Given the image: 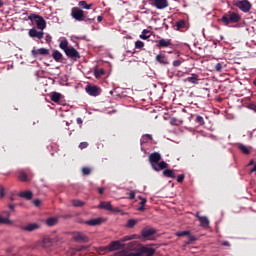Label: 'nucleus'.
I'll return each mask as SVG.
<instances>
[{
  "label": "nucleus",
  "mask_w": 256,
  "mask_h": 256,
  "mask_svg": "<svg viewBox=\"0 0 256 256\" xmlns=\"http://www.w3.org/2000/svg\"><path fill=\"white\" fill-rule=\"evenodd\" d=\"M59 47L60 49H62V51H64L68 59H71L72 61H77L78 59H81V54L79 53V51H77V49H75V47L69 46V40H67V38H63L60 41Z\"/></svg>",
  "instance_id": "nucleus-1"
},
{
  "label": "nucleus",
  "mask_w": 256,
  "mask_h": 256,
  "mask_svg": "<svg viewBox=\"0 0 256 256\" xmlns=\"http://www.w3.org/2000/svg\"><path fill=\"white\" fill-rule=\"evenodd\" d=\"M148 161L153 169V171L159 172L163 169H167L169 164L165 161H161V153L153 152L149 155Z\"/></svg>",
  "instance_id": "nucleus-2"
},
{
  "label": "nucleus",
  "mask_w": 256,
  "mask_h": 256,
  "mask_svg": "<svg viewBox=\"0 0 256 256\" xmlns=\"http://www.w3.org/2000/svg\"><path fill=\"white\" fill-rule=\"evenodd\" d=\"M241 21V16L237 12H231L229 11L228 13L224 14L221 18V22L229 26L233 23H239Z\"/></svg>",
  "instance_id": "nucleus-3"
},
{
  "label": "nucleus",
  "mask_w": 256,
  "mask_h": 256,
  "mask_svg": "<svg viewBox=\"0 0 256 256\" xmlns=\"http://www.w3.org/2000/svg\"><path fill=\"white\" fill-rule=\"evenodd\" d=\"M71 17L76 21H85L86 23H93V21H95V18L85 19V12L81 10L79 7H73L71 9Z\"/></svg>",
  "instance_id": "nucleus-4"
},
{
  "label": "nucleus",
  "mask_w": 256,
  "mask_h": 256,
  "mask_svg": "<svg viewBox=\"0 0 256 256\" xmlns=\"http://www.w3.org/2000/svg\"><path fill=\"white\" fill-rule=\"evenodd\" d=\"M240 11H243V13H249L251 11V2L249 0H240L237 1L235 4Z\"/></svg>",
  "instance_id": "nucleus-5"
},
{
  "label": "nucleus",
  "mask_w": 256,
  "mask_h": 256,
  "mask_svg": "<svg viewBox=\"0 0 256 256\" xmlns=\"http://www.w3.org/2000/svg\"><path fill=\"white\" fill-rule=\"evenodd\" d=\"M32 21H34L35 25L41 31H43V29H45L47 27V22L45 21V19L42 16L33 15L32 16Z\"/></svg>",
  "instance_id": "nucleus-6"
},
{
  "label": "nucleus",
  "mask_w": 256,
  "mask_h": 256,
  "mask_svg": "<svg viewBox=\"0 0 256 256\" xmlns=\"http://www.w3.org/2000/svg\"><path fill=\"white\" fill-rule=\"evenodd\" d=\"M155 248L149 247V246H142L138 249L137 254L140 256H153L155 255Z\"/></svg>",
  "instance_id": "nucleus-7"
},
{
  "label": "nucleus",
  "mask_w": 256,
  "mask_h": 256,
  "mask_svg": "<svg viewBox=\"0 0 256 256\" xmlns=\"http://www.w3.org/2000/svg\"><path fill=\"white\" fill-rule=\"evenodd\" d=\"M150 4L152 7L160 10L167 9V7H169V1L167 0H150Z\"/></svg>",
  "instance_id": "nucleus-8"
},
{
  "label": "nucleus",
  "mask_w": 256,
  "mask_h": 256,
  "mask_svg": "<svg viewBox=\"0 0 256 256\" xmlns=\"http://www.w3.org/2000/svg\"><path fill=\"white\" fill-rule=\"evenodd\" d=\"M73 239L76 243H89V237H87L83 232H74Z\"/></svg>",
  "instance_id": "nucleus-9"
},
{
  "label": "nucleus",
  "mask_w": 256,
  "mask_h": 256,
  "mask_svg": "<svg viewBox=\"0 0 256 256\" xmlns=\"http://www.w3.org/2000/svg\"><path fill=\"white\" fill-rule=\"evenodd\" d=\"M86 93L90 95L91 97H97L99 95L100 89L97 85H87L85 88Z\"/></svg>",
  "instance_id": "nucleus-10"
},
{
  "label": "nucleus",
  "mask_w": 256,
  "mask_h": 256,
  "mask_svg": "<svg viewBox=\"0 0 256 256\" xmlns=\"http://www.w3.org/2000/svg\"><path fill=\"white\" fill-rule=\"evenodd\" d=\"M31 55L34 58L39 57V55H49V49H47V48H39V49L33 48L32 51H31Z\"/></svg>",
  "instance_id": "nucleus-11"
},
{
  "label": "nucleus",
  "mask_w": 256,
  "mask_h": 256,
  "mask_svg": "<svg viewBox=\"0 0 256 256\" xmlns=\"http://www.w3.org/2000/svg\"><path fill=\"white\" fill-rule=\"evenodd\" d=\"M128 250H123L117 254V256H141V254L133 253L130 251H137L139 248H127Z\"/></svg>",
  "instance_id": "nucleus-12"
},
{
  "label": "nucleus",
  "mask_w": 256,
  "mask_h": 256,
  "mask_svg": "<svg viewBox=\"0 0 256 256\" xmlns=\"http://www.w3.org/2000/svg\"><path fill=\"white\" fill-rule=\"evenodd\" d=\"M39 227L40 226L37 223H30V224H28L26 226H21L20 229L22 231H28V233H31L33 231H37V229H39Z\"/></svg>",
  "instance_id": "nucleus-13"
},
{
  "label": "nucleus",
  "mask_w": 256,
  "mask_h": 256,
  "mask_svg": "<svg viewBox=\"0 0 256 256\" xmlns=\"http://www.w3.org/2000/svg\"><path fill=\"white\" fill-rule=\"evenodd\" d=\"M28 35L32 38H36V39H43L44 37V33L43 31H37V29L32 28L29 30Z\"/></svg>",
  "instance_id": "nucleus-14"
},
{
  "label": "nucleus",
  "mask_w": 256,
  "mask_h": 256,
  "mask_svg": "<svg viewBox=\"0 0 256 256\" xmlns=\"http://www.w3.org/2000/svg\"><path fill=\"white\" fill-rule=\"evenodd\" d=\"M155 233H157V231L153 228H144L142 230V237L144 239H149L150 237H153V235H155Z\"/></svg>",
  "instance_id": "nucleus-15"
},
{
  "label": "nucleus",
  "mask_w": 256,
  "mask_h": 256,
  "mask_svg": "<svg viewBox=\"0 0 256 256\" xmlns=\"http://www.w3.org/2000/svg\"><path fill=\"white\" fill-rule=\"evenodd\" d=\"M184 83H191L192 85H199V75L193 73L190 77L184 79Z\"/></svg>",
  "instance_id": "nucleus-16"
},
{
  "label": "nucleus",
  "mask_w": 256,
  "mask_h": 256,
  "mask_svg": "<svg viewBox=\"0 0 256 256\" xmlns=\"http://www.w3.org/2000/svg\"><path fill=\"white\" fill-rule=\"evenodd\" d=\"M157 47L159 49H165L167 47H171V40L162 38L158 41Z\"/></svg>",
  "instance_id": "nucleus-17"
},
{
  "label": "nucleus",
  "mask_w": 256,
  "mask_h": 256,
  "mask_svg": "<svg viewBox=\"0 0 256 256\" xmlns=\"http://www.w3.org/2000/svg\"><path fill=\"white\" fill-rule=\"evenodd\" d=\"M101 223H103V218H94L85 222V224L90 227H97V225H101Z\"/></svg>",
  "instance_id": "nucleus-18"
},
{
  "label": "nucleus",
  "mask_w": 256,
  "mask_h": 256,
  "mask_svg": "<svg viewBox=\"0 0 256 256\" xmlns=\"http://www.w3.org/2000/svg\"><path fill=\"white\" fill-rule=\"evenodd\" d=\"M108 251H119L121 249V242L120 241H112L108 248H106Z\"/></svg>",
  "instance_id": "nucleus-19"
},
{
  "label": "nucleus",
  "mask_w": 256,
  "mask_h": 256,
  "mask_svg": "<svg viewBox=\"0 0 256 256\" xmlns=\"http://www.w3.org/2000/svg\"><path fill=\"white\" fill-rule=\"evenodd\" d=\"M157 63H160V65H169V59H167V56L165 54H158L156 56Z\"/></svg>",
  "instance_id": "nucleus-20"
},
{
  "label": "nucleus",
  "mask_w": 256,
  "mask_h": 256,
  "mask_svg": "<svg viewBox=\"0 0 256 256\" xmlns=\"http://www.w3.org/2000/svg\"><path fill=\"white\" fill-rule=\"evenodd\" d=\"M18 179L19 181H22V183H27L29 181V175H27V172L24 170L18 171Z\"/></svg>",
  "instance_id": "nucleus-21"
},
{
  "label": "nucleus",
  "mask_w": 256,
  "mask_h": 256,
  "mask_svg": "<svg viewBox=\"0 0 256 256\" xmlns=\"http://www.w3.org/2000/svg\"><path fill=\"white\" fill-rule=\"evenodd\" d=\"M52 57L56 63H61L63 61V54L59 52V50H53Z\"/></svg>",
  "instance_id": "nucleus-22"
},
{
  "label": "nucleus",
  "mask_w": 256,
  "mask_h": 256,
  "mask_svg": "<svg viewBox=\"0 0 256 256\" xmlns=\"http://www.w3.org/2000/svg\"><path fill=\"white\" fill-rule=\"evenodd\" d=\"M200 221L201 227H204V229H207L209 227V219L205 216H199V214L196 215Z\"/></svg>",
  "instance_id": "nucleus-23"
},
{
  "label": "nucleus",
  "mask_w": 256,
  "mask_h": 256,
  "mask_svg": "<svg viewBox=\"0 0 256 256\" xmlns=\"http://www.w3.org/2000/svg\"><path fill=\"white\" fill-rule=\"evenodd\" d=\"M19 197H21L22 199H27V201H31V199H33V192L31 191L20 192Z\"/></svg>",
  "instance_id": "nucleus-24"
},
{
  "label": "nucleus",
  "mask_w": 256,
  "mask_h": 256,
  "mask_svg": "<svg viewBox=\"0 0 256 256\" xmlns=\"http://www.w3.org/2000/svg\"><path fill=\"white\" fill-rule=\"evenodd\" d=\"M99 209H105L106 211H113L111 202H100Z\"/></svg>",
  "instance_id": "nucleus-25"
},
{
  "label": "nucleus",
  "mask_w": 256,
  "mask_h": 256,
  "mask_svg": "<svg viewBox=\"0 0 256 256\" xmlns=\"http://www.w3.org/2000/svg\"><path fill=\"white\" fill-rule=\"evenodd\" d=\"M238 149L244 154V155H250L251 154V150H249V148L247 146H245L244 144H237Z\"/></svg>",
  "instance_id": "nucleus-26"
},
{
  "label": "nucleus",
  "mask_w": 256,
  "mask_h": 256,
  "mask_svg": "<svg viewBox=\"0 0 256 256\" xmlns=\"http://www.w3.org/2000/svg\"><path fill=\"white\" fill-rule=\"evenodd\" d=\"M163 175L164 177H168V179H175V171L172 169H165Z\"/></svg>",
  "instance_id": "nucleus-27"
},
{
  "label": "nucleus",
  "mask_w": 256,
  "mask_h": 256,
  "mask_svg": "<svg viewBox=\"0 0 256 256\" xmlns=\"http://www.w3.org/2000/svg\"><path fill=\"white\" fill-rule=\"evenodd\" d=\"M57 223H59V219H57L55 217L46 219V225L48 227H54V225H57Z\"/></svg>",
  "instance_id": "nucleus-28"
},
{
  "label": "nucleus",
  "mask_w": 256,
  "mask_h": 256,
  "mask_svg": "<svg viewBox=\"0 0 256 256\" xmlns=\"http://www.w3.org/2000/svg\"><path fill=\"white\" fill-rule=\"evenodd\" d=\"M186 27H187V21L182 19L176 22L177 31H181V29H185Z\"/></svg>",
  "instance_id": "nucleus-29"
},
{
  "label": "nucleus",
  "mask_w": 256,
  "mask_h": 256,
  "mask_svg": "<svg viewBox=\"0 0 256 256\" xmlns=\"http://www.w3.org/2000/svg\"><path fill=\"white\" fill-rule=\"evenodd\" d=\"M51 101H53L54 103H59V101H61V93L59 92H53L51 97H50Z\"/></svg>",
  "instance_id": "nucleus-30"
},
{
  "label": "nucleus",
  "mask_w": 256,
  "mask_h": 256,
  "mask_svg": "<svg viewBox=\"0 0 256 256\" xmlns=\"http://www.w3.org/2000/svg\"><path fill=\"white\" fill-rule=\"evenodd\" d=\"M78 5L81 9H91V7H93V4H87V1L85 0L80 1Z\"/></svg>",
  "instance_id": "nucleus-31"
},
{
  "label": "nucleus",
  "mask_w": 256,
  "mask_h": 256,
  "mask_svg": "<svg viewBox=\"0 0 256 256\" xmlns=\"http://www.w3.org/2000/svg\"><path fill=\"white\" fill-rule=\"evenodd\" d=\"M151 37V31L144 29L140 35V39H149Z\"/></svg>",
  "instance_id": "nucleus-32"
},
{
  "label": "nucleus",
  "mask_w": 256,
  "mask_h": 256,
  "mask_svg": "<svg viewBox=\"0 0 256 256\" xmlns=\"http://www.w3.org/2000/svg\"><path fill=\"white\" fill-rule=\"evenodd\" d=\"M136 225H137V220H135V219H129V220L127 221L126 227H127L128 229H133V227H135Z\"/></svg>",
  "instance_id": "nucleus-33"
},
{
  "label": "nucleus",
  "mask_w": 256,
  "mask_h": 256,
  "mask_svg": "<svg viewBox=\"0 0 256 256\" xmlns=\"http://www.w3.org/2000/svg\"><path fill=\"white\" fill-rule=\"evenodd\" d=\"M12 221L9 218H3L0 215V225H12Z\"/></svg>",
  "instance_id": "nucleus-34"
},
{
  "label": "nucleus",
  "mask_w": 256,
  "mask_h": 256,
  "mask_svg": "<svg viewBox=\"0 0 256 256\" xmlns=\"http://www.w3.org/2000/svg\"><path fill=\"white\" fill-rule=\"evenodd\" d=\"M71 203L73 207H83V205H85V202L81 200H72Z\"/></svg>",
  "instance_id": "nucleus-35"
},
{
  "label": "nucleus",
  "mask_w": 256,
  "mask_h": 256,
  "mask_svg": "<svg viewBox=\"0 0 256 256\" xmlns=\"http://www.w3.org/2000/svg\"><path fill=\"white\" fill-rule=\"evenodd\" d=\"M223 67H225L223 65V63H217L215 66H214V69L217 73H221V71H223Z\"/></svg>",
  "instance_id": "nucleus-36"
},
{
  "label": "nucleus",
  "mask_w": 256,
  "mask_h": 256,
  "mask_svg": "<svg viewBox=\"0 0 256 256\" xmlns=\"http://www.w3.org/2000/svg\"><path fill=\"white\" fill-rule=\"evenodd\" d=\"M195 122L199 125H205V119H203V117L199 115L196 116Z\"/></svg>",
  "instance_id": "nucleus-37"
},
{
  "label": "nucleus",
  "mask_w": 256,
  "mask_h": 256,
  "mask_svg": "<svg viewBox=\"0 0 256 256\" xmlns=\"http://www.w3.org/2000/svg\"><path fill=\"white\" fill-rule=\"evenodd\" d=\"M187 235H191V232L188 230L176 233V237H185Z\"/></svg>",
  "instance_id": "nucleus-38"
},
{
  "label": "nucleus",
  "mask_w": 256,
  "mask_h": 256,
  "mask_svg": "<svg viewBox=\"0 0 256 256\" xmlns=\"http://www.w3.org/2000/svg\"><path fill=\"white\" fill-rule=\"evenodd\" d=\"M94 75H95L96 79H99V77H101V75H105V70H103V69L95 70Z\"/></svg>",
  "instance_id": "nucleus-39"
},
{
  "label": "nucleus",
  "mask_w": 256,
  "mask_h": 256,
  "mask_svg": "<svg viewBox=\"0 0 256 256\" xmlns=\"http://www.w3.org/2000/svg\"><path fill=\"white\" fill-rule=\"evenodd\" d=\"M135 47L136 49H143V47H145V44L143 43V41L138 40L135 42Z\"/></svg>",
  "instance_id": "nucleus-40"
},
{
  "label": "nucleus",
  "mask_w": 256,
  "mask_h": 256,
  "mask_svg": "<svg viewBox=\"0 0 256 256\" xmlns=\"http://www.w3.org/2000/svg\"><path fill=\"white\" fill-rule=\"evenodd\" d=\"M132 239H137V235H130V236H125L122 241H132Z\"/></svg>",
  "instance_id": "nucleus-41"
},
{
  "label": "nucleus",
  "mask_w": 256,
  "mask_h": 256,
  "mask_svg": "<svg viewBox=\"0 0 256 256\" xmlns=\"http://www.w3.org/2000/svg\"><path fill=\"white\" fill-rule=\"evenodd\" d=\"M82 173L83 175H91V168L89 167L82 168Z\"/></svg>",
  "instance_id": "nucleus-42"
},
{
  "label": "nucleus",
  "mask_w": 256,
  "mask_h": 256,
  "mask_svg": "<svg viewBox=\"0 0 256 256\" xmlns=\"http://www.w3.org/2000/svg\"><path fill=\"white\" fill-rule=\"evenodd\" d=\"M183 181H185V174H179L177 176V182L178 183H183Z\"/></svg>",
  "instance_id": "nucleus-43"
},
{
  "label": "nucleus",
  "mask_w": 256,
  "mask_h": 256,
  "mask_svg": "<svg viewBox=\"0 0 256 256\" xmlns=\"http://www.w3.org/2000/svg\"><path fill=\"white\" fill-rule=\"evenodd\" d=\"M248 109H252V111L256 112V103L255 102H250L248 104Z\"/></svg>",
  "instance_id": "nucleus-44"
},
{
  "label": "nucleus",
  "mask_w": 256,
  "mask_h": 256,
  "mask_svg": "<svg viewBox=\"0 0 256 256\" xmlns=\"http://www.w3.org/2000/svg\"><path fill=\"white\" fill-rule=\"evenodd\" d=\"M87 147H89V143L87 142H81L79 144V149H87Z\"/></svg>",
  "instance_id": "nucleus-45"
},
{
  "label": "nucleus",
  "mask_w": 256,
  "mask_h": 256,
  "mask_svg": "<svg viewBox=\"0 0 256 256\" xmlns=\"http://www.w3.org/2000/svg\"><path fill=\"white\" fill-rule=\"evenodd\" d=\"M181 60H174L173 61V67H181Z\"/></svg>",
  "instance_id": "nucleus-46"
},
{
  "label": "nucleus",
  "mask_w": 256,
  "mask_h": 256,
  "mask_svg": "<svg viewBox=\"0 0 256 256\" xmlns=\"http://www.w3.org/2000/svg\"><path fill=\"white\" fill-rule=\"evenodd\" d=\"M0 197H5V188H3V186H0Z\"/></svg>",
  "instance_id": "nucleus-47"
},
{
  "label": "nucleus",
  "mask_w": 256,
  "mask_h": 256,
  "mask_svg": "<svg viewBox=\"0 0 256 256\" xmlns=\"http://www.w3.org/2000/svg\"><path fill=\"white\" fill-rule=\"evenodd\" d=\"M143 139H149L150 141H153V136L151 134H145L143 135Z\"/></svg>",
  "instance_id": "nucleus-48"
},
{
  "label": "nucleus",
  "mask_w": 256,
  "mask_h": 256,
  "mask_svg": "<svg viewBox=\"0 0 256 256\" xmlns=\"http://www.w3.org/2000/svg\"><path fill=\"white\" fill-rule=\"evenodd\" d=\"M128 199H130V200L135 199V191H131V192L129 193Z\"/></svg>",
  "instance_id": "nucleus-49"
},
{
  "label": "nucleus",
  "mask_w": 256,
  "mask_h": 256,
  "mask_svg": "<svg viewBox=\"0 0 256 256\" xmlns=\"http://www.w3.org/2000/svg\"><path fill=\"white\" fill-rule=\"evenodd\" d=\"M33 203H34L35 207H39V206L41 205V200L35 199V200L33 201Z\"/></svg>",
  "instance_id": "nucleus-50"
},
{
  "label": "nucleus",
  "mask_w": 256,
  "mask_h": 256,
  "mask_svg": "<svg viewBox=\"0 0 256 256\" xmlns=\"http://www.w3.org/2000/svg\"><path fill=\"white\" fill-rule=\"evenodd\" d=\"M221 245H223V247H231V243H229V241H223Z\"/></svg>",
  "instance_id": "nucleus-51"
},
{
  "label": "nucleus",
  "mask_w": 256,
  "mask_h": 256,
  "mask_svg": "<svg viewBox=\"0 0 256 256\" xmlns=\"http://www.w3.org/2000/svg\"><path fill=\"white\" fill-rule=\"evenodd\" d=\"M8 207L11 211H15V207H17V205L16 204H9Z\"/></svg>",
  "instance_id": "nucleus-52"
},
{
  "label": "nucleus",
  "mask_w": 256,
  "mask_h": 256,
  "mask_svg": "<svg viewBox=\"0 0 256 256\" xmlns=\"http://www.w3.org/2000/svg\"><path fill=\"white\" fill-rule=\"evenodd\" d=\"M76 123H77L78 125H83V119L77 118V119H76Z\"/></svg>",
  "instance_id": "nucleus-53"
},
{
  "label": "nucleus",
  "mask_w": 256,
  "mask_h": 256,
  "mask_svg": "<svg viewBox=\"0 0 256 256\" xmlns=\"http://www.w3.org/2000/svg\"><path fill=\"white\" fill-rule=\"evenodd\" d=\"M104 191H105V188H103V187L98 188V193L100 195H103Z\"/></svg>",
  "instance_id": "nucleus-54"
},
{
  "label": "nucleus",
  "mask_w": 256,
  "mask_h": 256,
  "mask_svg": "<svg viewBox=\"0 0 256 256\" xmlns=\"http://www.w3.org/2000/svg\"><path fill=\"white\" fill-rule=\"evenodd\" d=\"M145 203H147V199L146 198L142 199L141 202L139 203V205L144 206Z\"/></svg>",
  "instance_id": "nucleus-55"
},
{
  "label": "nucleus",
  "mask_w": 256,
  "mask_h": 256,
  "mask_svg": "<svg viewBox=\"0 0 256 256\" xmlns=\"http://www.w3.org/2000/svg\"><path fill=\"white\" fill-rule=\"evenodd\" d=\"M250 173H256V164H254V167L250 170Z\"/></svg>",
  "instance_id": "nucleus-56"
},
{
  "label": "nucleus",
  "mask_w": 256,
  "mask_h": 256,
  "mask_svg": "<svg viewBox=\"0 0 256 256\" xmlns=\"http://www.w3.org/2000/svg\"><path fill=\"white\" fill-rule=\"evenodd\" d=\"M97 21H98V23H101V21H103V16H98Z\"/></svg>",
  "instance_id": "nucleus-57"
},
{
  "label": "nucleus",
  "mask_w": 256,
  "mask_h": 256,
  "mask_svg": "<svg viewBox=\"0 0 256 256\" xmlns=\"http://www.w3.org/2000/svg\"><path fill=\"white\" fill-rule=\"evenodd\" d=\"M248 165H249V166H251V165H255V160H253V159H252V160H250V162L248 163Z\"/></svg>",
  "instance_id": "nucleus-58"
},
{
  "label": "nucleus",
  "mask_w": 256,
  "mask_h": 256,
  "mask_svg": "<svg viewBox=\"0 0 256 256\" xmlns=\"http://www.w3.org/2000/svg\"><path fill=\"white\" fill-rule=\"evenodd\" d=\"M190 241H195V236H189Z\"/></svg>",
  "instance_id": "nucleus-59"
},
{
  "label": "nucleus",
  "mask_w": 256,
  "mask_h": 256,
  "mask_svg": "<svg viewBox=\"0 0 256 256\" xmlns=\"http://www.w3.org/2000/svg\"><path fill=\"white\" fill-rule=\"evenodd\" d=\"M138 211H145V207L141 206L140 208H138Z\"/></svg>",
  "instance_id": "nucleus-60"
},
{
  "label": "nucleus",
  "mask_w": 256,
  "mask_h": 256,
  "mask_svg": "<svg viewBox=\"0 0 256 256\" xmlns=\"http://www.w3.org/2000/svg\"><path fill=\"white\" fill-rule=\"evenodd\" d=\"M3 7V0H0V8Z\"/></svg>",
  "instance_id": "nucleus-61"
},
{
  "label": "nucleus",
  "mask_w": 256,
  "mask_h": 256,
  "mask_svg": "<svg viewBox=\"0 0 256 256\" xmlns=\"http://www.w3.org/2000/svg\"><path fill=\"white\" fill-rule=\"evenodd\" d=\"M253 85H255V87H256V78L253 81Z\"/></svg>",
  "instance_id": "nucleus-62"
},
{
  "label": "nucleus",
  "mask_w": 256,
  "mask_h": 256,
  "mask_svg": "<svg viewBox=\"0 0 256 256\" xmlns=\"http://www.w3.org/2000/svg\"><path fill=\"white\" fill-rule=\"evenodd\" d=\"M138 199H140V201H142V199H145V198H143V197H141V196H138Z\"/></svg>",
  "instance_id": "nucleus-63"
},
{
  "label": "nucleus",
  "mask_w": 256,
  "mask_h": 256,
  "mask_svg": "<svg viewBox=\"0 0 256 256\" xmlns=\"http://www.w3.org/2000/svg\"><path fill=\"white\" fill-rule=\"evenodd\" d=\"M6 215H8V217H9V211H6V212H4Z\"/></svg>",
  "instance_id": "nucleus-64"
}]
</instances>
